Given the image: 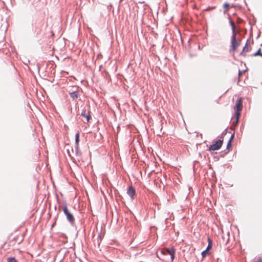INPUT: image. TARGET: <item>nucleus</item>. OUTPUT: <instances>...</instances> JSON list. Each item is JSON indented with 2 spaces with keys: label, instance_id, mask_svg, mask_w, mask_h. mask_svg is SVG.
Instances as JSON below:
<instances>
[{
  "label": "nucleus",
  "instance_id": "obj_1",
  "mask_svg": "<svg viewBox=\"0 0 262 262\" xmlns=\"http://www.w3.org/2000/svg\"><path fill=\"white\" fill-rule=\"evenodd\" d=\"M229 23L232 28V35L231 38V46L230 48V52H232L236 50V49L241 45V40L236 38V31L235 30V25L234 23L231 19L229 17Z\"/></svg>",
  "mask_w": 262,
  "mask_h": 262
},
{
  "label": "nucleus",
  "instance_id": "obj_2",
  "mask_svg": "<svg viewBox=\"0 0 262 262\" xmlns=\"http://www.w3.org/2000/svg\"><path fill=\"white\" fill-rule=\"evenodd\" d=\"M157 256L166 262H172L175 257V250L173 247L163 249L161 251V256L157 255Z\"/></svg>",
  "mask_w": 262,
  "mask_h": 262
},
{
  "label": "nucleus",
  "instance_id": "obj_3",
  "mask_svg": "<svg viewBox=\"0 0 262 262\" xmlns=\"http://www.w3.org/2000/svg\"><path fill=\"white\" fill-rule=\"evenodd\" d=\"M62 211L66 217L67 221L70 223L71 225L74 226L75 224V217L72 213L69 210L67 204L64 205L62 207Z\"/></svg>",
  "mask_w": 262,
  "mask_h": 262
},
{
  "label": "nucleus",
  "instance_id": "obj_4",
  "mask_svg": "<svg viewBox=\"0 0 262 262\" xmlns=\"http://www.w3.org/2000/svg\"><path fill=\"white\" fill-rule=\"evenodd\" d=\"M223 143V139H219L215 142L214 144L210 145L208 148L209 151L216 150L221 148Z\"/></svg>",
  "mask_w": 262,
  "mask_h": 262
},
{
  "label": "nucleus",
  "instance_id": "obj_5",
  "mask_svg": "<svg viewBox=\"0 0 262 262\" xmlns=\"http://www.w3.org/2000/svg\"><path fill=\"white\" fill-rule=\"evenodd\" d=\"M127 194L130 196L132 200L134 199L136 195V190L132 185L128 187L127 190Z\"/></svg>",
  "mask_w": 262,
  "mask_h": 262
},
{
  "label": "nucleus",
  "instance_id": "obj_6",
  "mask_svg": "<svg viewBox=\"0 0 262 262\" xmlns=\"http://www.w3.org/2000/svg\"><path fill=\"white\" fill-rule=\"evenodd\" d=\"M71 150H72V152L74 155L76 156L78 158L80 157L81 152L79 149V145H75L74 148L72 147Z\"/></svg>",
  "mask_w": 262,
  "mask_h": 262
},
{
  "label": "nucleus",
  "instance_id": "obj_7",
  "mask_svg": "<svg viewBox=\"0 0 262 262\" xmlns=\"http://www.w3.org/2000/svg\"><path fill=\"white\" fill-rule=\"evenodd\" d=\"M235 108L237 111H241L243 108V101L241 98L238 99L236 102Z\"/></svg>",
  "mask_w": 262,
  "mask_h": 262
},
{
  "label": "nucleus",
  "instance_id": "obj_8",
  "mask_svg": "<svg viewBox=\"0 0 262 262\" xmlns=\"http://www.w3.org/2000/svg\"><path fill=\"white\" fill-rule=\"evenodd\" d=\"M69 95L73 100H76L79 96V91H75L71 92H69Z\"/></svg>",
  "mask_w": 262,
  "mask_h": 262
},
{
  "label": "nucleus",
  "instance_id": "obj_9",
  "mask_svg": "<svg viewBox=\"0 0 262 262\" xmlns=\"http://www.w3.org/2000/svg\"><path fill=\"white\" fill-rule=\"evenodd\" d=\"M248 51H249V48L248 47V40H247V42H246L245 46L244 47L242 51L239 54V55L244 56V57L246 56V53L247 52H248Z\"/></svg>",
  "mask_w": 262,
  "mask_h": 262
},
{
  "label": "nucleus",
  "instance_id": "obj_10",
  "mask_svg": "<svg viewBox=\"0 0 262 262\" xmlns=\"http://www.w3.org/2000/svg\"><path fill=\"white\" fill-rule=\"evenodd\" d=\"M89 139L94 142L97 143L98 142V139H97V134L96 133H91Z\"/></svg>",
  "mask_w": 262,
  "mask_h": 262
},
{
  "label": "nucleus",
  "instance_id": "obj_11",
  "mask_svg": "<svg viewBox=\"0 0 262 262\" xmlns=\"http://www.w3.org/2000/svg\"><path fill=\"white\" fill-rule=\"evenodd\" d=\"M81 116L85 117L86 119V121L88 122L91 119V116L90 114H86L85 110H83L81 113Z\"/></svg>",
  "mask_w": 262,
  "mask_h": 262
},
{
  "label": "nucleus",
  "instance_id": "obj_12",
  "mask_svg": "<svg viewBox=\"0 0 262 262\" xmlns=\"http://www.w3.org/2000/svg\"><path fill=\"white\" fill-rule=\"evenodd\" d=\"M80 141V134L79 132H77L75 136V145H79V143Z\"/></svg>",
  "mask_w": 262,
  "mask_h": 262
},
{
  "label": "nucleus",
  "instance_id": "obj_13",
  "mask_svg": "<svg viewBox=\"0 0 262 262\" xmlns=\"http://www.w3.org/2000/svg\"><path fill=\"white\" fill-rule=\"evenodd\" d=\"M231 147V142L230 141L228 142L227 144L226 149H225L224 152V155H226L229 152V148Z\"/></svg>",
  "mask_w": 262,
  "mask_h": 262
},
{
  "label": "nucleus",
  "instance_id": "obj_14",
  "mask_svg": "<svg viewBox=\"0 0 262 262\" xmlns=\"http://www.w3.org/2000/svg\"><path fill=\"white\" fill-rule=\"evenodd\" d=\"M208 246L206 249V250L209 251L212 247V242L210 238H208Z\"/></svg>",
  "mask_w": 262,
  "mask_h": 262
},
{
  "label": "nucleus",
  "instance_id": "obj_15",
  "mask_svg": "<svg viewBox=\"0 0 262 262\" xmlns=\"http://www.w3.org/2000/svg\"><path fill=\"white\" fill-rule=\"evenodd\" d=\"M7 262H18L15 257H9L7 258Z\"/></svg>",
  "mask_w": 262,
  "mask_h": 262
},
{
  "label": "nucleus",
  "instance_id": "obj_16",
  "mask_svg": "<svg viewBox=\"0 0 262 262\" xmlns=\"http://www.w3.org/2000/svg\"><path fill=\"white\" fill-rule=\"evenodd\" d=\"M254 56H260L262 57V53L261 52V49H259L253 55Z\"/></svg>",
  "mask_w": 262,
  "mask_h": 262
},
{
  "label": "nucleus",
  "instance_id": "obj_17",
  "mask_svg": "<svg viewBox=\"0 0 262 262\" xmlns=\"http://www.w3.org/2000/svg\"><path fill=\"white\" fill-rule=\"evenodd\" d=\"M208 254H209L208 251L206 249L205 250L203 251L201 253V255H202L203 258H204L205 257H206L207 256V255H208Z\"/></svg>",
  "mask_w": 262,
  "mask_h": 262
},
{
  "label": "nucleus",
  "instance_id": "obj_18",
  "mask_svg": "<svg viewBox=\"0 0 262 262\" xmlns=\"http://www.w3.org/2000/svg\"><path fill=\"white\" fill-rule=\"evenodd\" d=\"M223 7L225 11H228L229 9L230 5L228 3H224Z\"/></svg>",
  "mask_w": 262,
  "mask_h": 262
},
{
  "label": "nucleus",
  "instance_id": "obj_19",
  "mask_svg": "<svg viewBox=\"0 0 262 262\" xmlns=\"http://www.w3.org/2000/svg\"><path fill=\"white\" fill-rule=\"evenodd\" d=\"M240 112L241 111H237V110H236V111H235L236 118H238V119H239V117L241 115Z\"/></svg>",
  "mask_w": 262,
  "mask_h": 262
},
{
  "label": "nucleus",
  "instance_id": "obj_20",
  "mask_svg": "<svg viewBox=\"0 0 262 262\" xmlns=\"http://www.w3.org/2000/svg\"><path fill=\"white\" fill-rule=\"evenodd\" d=\"M234 133H233V134L231 135V136L229 140V141H230L231 142L233 139L234 138Z\"/></svg>",
  "mask_w": 262,
  "mask_h": 262
},
{
  "label": "nucleus",
  "instance_id": "obj_21",
  "mask_svg": "<svg viewBox=\"0 0 262 262\" xmlns=\"http://www.w3.org/2000/svg\"><path fill=\"white\" fill-rule=\"evenodd\" d=\"M238 121H239V119L238 118H236L235 121L234 122H233L234 123L235 126H236L238 124Z\"/></svg>",
  "mask_w": 262,
  "mask_h": 262
},
{
  "label": "nucleus",
  "instance_id": "obj_22",
  "mask_svg": "<svg viewBox=\"0 0 262 262\" xmlns=\"http://www.w3.org/2000/svg\"><path fill=\"white\" fill-rule=\"evenodd\" d=\"M99 241L102 240V235H101V233H100V232H99Z\"/></svg>",
  "mask_w": 262,
  "mask_h": 262
},
{
  "label": "nucleus",
  "instance_id": "obj_23",
  "mask_svg": "<svg viewBox=\"0 0 262 262\" xmlns=\"http://www.w3.org/2000/svg\"><path fill=\"white\" fill-rule=\"evenodd\" d=\"M96 60L98 59V53L95 54Z\"/></svg>",
  "mask_w": 262,
  "mask_h": 262
},
{
  "label": "nucleus",
  "instance_id": "obj_24",
  "mask_svg": "<svg viewBox=\"0 0 262 262\" xmlns=\"http://www.w3.org/2000/svg\"><path fill=\"white\" fill-rule=\"evenodd\" d=\"M67 152H68V154H69V156L70 157H72L71 154H70V151H69V149H68V150H67Z\"/></svg>",
  "mask_w": 262,
  "mask_h": 262
},
{
  "label": "nucleus",
  "instance_id": "obj_25",
  "mask_svg": "<svg viewBox=\"0 0 262 262\" xmlns=\"http://www.w3.org/2000/svg\"><path fill=\"white\" fill-rule=\"evenodd\" d=\"M242 73H243V72H242V71H241L240 70H239V72H238V75H239V76H240L241 75H242Z\"/></svg>",
  "mask_w": 262,
  "mask_h": 262
},
{
  "label": "nucleus",
  "instance_id": "obj_26",
  "mask_svg": "<svg viewBox=\"0 0 262 262\" xmlns=\"http://www.w3.org/2000/svg\"><path fill=\"white\" fill-rule=\"evenodd\" d=\"M37 70H38V71H39V70H40V67H39V66L37 64Z\"/></svg>",
  "mask_w": 262,
  "mask_h": 262
},
{
  "label": "nucleus",
  "instance_id": "obj_27",
  "mask_svg": "<svg viewBox=\"0 0 262 262\" xmlns=\"http://www.w3.org/2000/svg\"><path fill=\"white\" fill-rule=\"evenodd\" d=\"M97 223H96V231H97Z\"/></svg>",
  "mask_w": 262,
  "mask_h": 262
},
{
  "label": "nucleus",
  "instance_id": "obj_28",
  "mask_svg": "<svg viewBox=\"0 0 262 262\" xmlns=\"http://www.w3.org/2000/svg\"><path fill=\"white\" fill-rule=\"evenodd\" d=\"M227 131V129H225L223 134H226V132Z\"/></svg>",
  "mask_w": 262,
  "mask_h": 262
},
{
  "label": "nucleus",
  "instance_id": "obj_29",
  "mask_svg": "<svg viewBox=\"0 0 262 262\" xmlns=\"http://www.w3.org/2000/svg\"><path fill=\"white\" fill-rule=\"evenodd\" d=\"M98 121H97L96 122V127L98 125Z\"/></svg>",
  "mask_w": 262,
  "mask_h": 262
},
{
  "label": "nucleus",
  "instance_id": "obj_30",
  "mask_svg": "<svg viewBox=\"0 0 262 262\" xmlns=\"http://www.w3.org/2000/svg\"><path fill=\"white\" fill-rule=\"evenodd\" d=\"M96 46L97 48H98V44L97 42H96Z\"/></svg>",
  "mask_w": 262,
  "mask_h": 262
},
{
  "label": "nucleus",
  "instance_id": "obj_31",
  "mask_svg": "<svg viewBox=\"0 0 262 262\" xmlns=\"http://www.w3.org/2000/svg\"><path fill=\"white\" fill-rule=\"evenodd\" d=\"M24 63H25V64H27L28 63L27 62V61H25V62H24Z\"/></svg>",
  "mask_w": 262,
  "mask_h": 262
},
{
  "label": "nucleus",
  "instance_id": "obj_32",
  "mask_svg": "<svg viewBox=\"0 0 262 262\" xmlns=\"http://www.w3.org/2000/svg\"><path fill=\"white\" fill-rule=\"evenodd\" d=\"M100 69H101V66H99V70H100Z\"/></svg>",
  "mask_w": 262,
  "mask_h": 262
},
{
  "label": "nucleus",
  "instance_id": "obj_33",
  "mask_svg": "<svg viewBox=\"0 0 262 262\" xmlns=\"http://www.w3.org/2000/svg\"><path fill=\"white\" fill-rule=\"evenodd\" d=\"M29 62H30V61H29V60H28V61H27V63H29Z\"/></svg>",
  "mask_w": 262,
  "mask_h": 262
},
{
  "label": "nucleus",
  "instance_id": "obj_34",
  "mask_svg": "<svg viewBox=\"0 0 262 262\" xmlns=\"http://www.w3.org/2000/svg\"><path fill=\"white\" fill-rule=\"evenodd\" d=\"M98 93V92L97 91H96V94H97Z\"/></svg>",
  "mask_w": 262,
  "mask_h": 262
},
{
  "label": "nucleus",
  "instance_id": "obj_35",
  "mask_svg": "<svg viewBox=\"0 0 262 262\" xmlns=\"http://www.w3.org/2000/svg\"><path fill=\"white\" fill-rule=\"evenodd\" d=\"M97 239L98 240V235L97 237Z\"/></svg>",
  "mask_w": 262,
  "mask_h": 262
},
{
  "label": "nucleus",
  "instance_id": "obj_36",
  "mask_svg": "<svg viewBox=\"0 0 262 262\" xmlns=\"http://www.w3.org/2000/svg\"><path fill=\"white\" fill-rule=\"evenodd\" d=\"M99 136H100V137H101V136H101V134H99Z\"/></svg>",
  "mask_w": 262,
  "mask_h": 262
}]
</instances>
